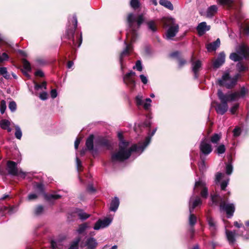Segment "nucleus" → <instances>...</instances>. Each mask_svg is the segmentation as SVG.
<instances>
[{
    "label": "nucleus",
    "instance_id": "obj_10",
    "mask_svg": "<svg viewBox=\"0 0 249 249\" xmlns=\"http://www.w3.org/2000/svg\"><path fill=\"white\" fill-rule=\"evenodd\" d=\"M202 203L201 198L195 194L192 195L189 202V211L193 212L196 207H200Z\"/></svg>",
    "mask_w": 249,
    "mask_h": 249
},
{
    "label": "nucleus",
    "instance_id": "obj_39",
    "mask_svg": "<svg viewBox=\"0 0 249 249\" xmlns=\"http://www.w3.org/2000/svg\"><path fill=\"white\" fill-rule=\"evenodd\" d=\"M135 103L137 106H141L143 105V97L141 93L138 94L135 97Z\"/></svg>",
    "mask_w": 249,
    "mask_h": 249
},
{
    "label": "nucleus",
    "instance_id": "obj_47",
    "mask_svg": "<svg viewBox=\"0 0 249 249\" xmlns=\"http://www.w3.org/2000/svg\"><path fill=\"white\" fill-rule=\"evenodd\" d=\"M152 100L150 98L145 99V103H143V107L145 110H148L151 105Z\"/></svg>",
    "mask_w": 249,
    "mask_h": 249
},
{
    "label": "nucleus",
    "instance_id": "obj_51",
    "mask_svg": "<svg viewBox=\"0 0 249 249\" xmlns=\"http://www.w3.org/2000/svg\"><path fill=\"white\" fill-rule=\"evenodd\" d=\"M130 5L133 9H137L140 7V3L139 0H131Z\"/></svg>",
    "mask_w": 249,
    "mask_h": 249
},
{
    "label": "nucleus",
    "instance_id": "obj_55",
    "mask_svg": "<svg viewBox=\"0 0 249 249\" xmlns=\"http://www.w3.org/2000/svg\"><path fill=\"white\" fill-rule=\"evenodd\" d=\"M133 69H136L139 71H141L142 70V67L141 60H137L136 63V65L133 66Z\"/></svg>",
    "mask_w": 249,
    "mask_h": 249
},
{
    "label": "nucleus",
    "instance_id": "obj_23",
    "mask_svg": "<svg viewBox=\"0 0 249 249\" xmlns=\"http://www.w3.org/2000/svg\"><path fill=\"white\" fill-rule=\"evenodd\" d=\"M226 234L229 244H233L235 242L236 237L237 235L236 231H231L226 230Z\"/></svg>",
    "mask_w": 249,
    "mask_h": 249
},
{
    "label": "nucleus",
    "instance_id": "obj_32",
    "mask_svg": "<svg viewBox=\"0 0 249 249\" xmlns=\"http://www.w3.org/2000/svg\"><path fill=\"white\" fill-rule=\"evenodd\" d=\"M15 209V208L14 206H10L7 207L4 206H0V213L1 212H7V213L11 214L14 213Z\"/></svg>",
    "mask_w": 249,
    "mask_h": 249
},
{
    "label": "nucleus",
    "instance_id": "obj_42",
    "mask_svg": "<svg viewBox=\"0 0 249 249\" xmlns=\"http://www.w3.org/2000/svg\"><path fill=\"white\" fill-rule=\"evenodd\" d=\"M78 215L79 218L81 220H85L88 218L90 215L80 210L78 212Z\"/></svg>",
    "mask_w": 249,
    "mask_h": 249
},
{
    "label": "nucleus",
    "instance_id": "obj_27",
    "mask_svg": "<svg viewBox=\"0 0 249 249\" xmlns=\"http://www.w3.org/2000/svg\"><path fill=\"white\" fill-rule=\"evenodd\" d=\"M120 201L117 197H114L111 200L110 204L109 210L112 212H115L119 206Z\"/></svg>",
    "mask_w": 249,
    "mask_h": 249
},
{
    "label": "nucleus",
    "instance_id": "obj_52",
    "mask_svg": "<svg viewBox=\"0 0 249 249\" xmlns=\"http://www.w3.org/2000/svg\"><path fill=\"white\" fill-rule=\"evenodd\" d=\"M6 108V102L4 100H2L0 102V112L2 114L5 112Z\"/></svg>",
    "mask_w": 249,
    "mask_h": 249
},
{
    "label": "nucleus",
    "instance_id": "obj_26",
    "mask_svg": "<svg viewBox=\"0 0 249 249\" xmlns=\"http://www.w3.org/2000/svg\"><path fill=\"white\" fill-rule=\"evenodd\" d=\"M6 170L8 174L12 176L16 175V163L14 161H8L7 163Z\"/></svg>",
    "mask_w": 249,
    "mask_h": 249
},
{
    "label": "nucleus",
    "instance_id": "obj_14",
    "mask_svg": "<svg viewBox=\"0 0 249 249\" xmlns=\"http://www.w3.org/2000/svg\"><path fill=\"white\" fill-rule=\"evenodd\" d=\"M93 140V135H90L86 140V145L87 149L91 153L93 156H95L98 153V149L96 146L94 148Z\"/></svg>",
    "mask_w": 249,
    "mask_h": 249
},
{
    "label": "nucleus",
    "instance_id": "obj_6",
    "mask_svg": "<svg viewBox=\"0 0 249 249\" xmlns=\"http://www.w3.org/2000/svg\"><path fill=\"white\" fill-rule=\"evenodd\" d=\"M217 95L221 103H216L215 110L218 114L223 115L228 109V102L231 101L229 97V94L223 93L221 89L218 90Z\"/></svg>",
    "mask_w": 249,
    "mask_h": 249
},
{
    "label": "nucleus",
    "instance_id": "obj_53",
    "mask_svg": "<svg viewBox=\"0 0 249 249\" xmlns=\"http://www.w3.org/2000/svg\"><path fill=\"white\" fill-rule=\"evenodd\" d=\"M199 170L201 172H204L206 169V166L204 160H202L198 164Z\"/></svg>",
    "mask_w": 249,
    "mask_h": 249
},
{
    "label": "nucleus",
    "instance_id": "obj_2",
    "mask_svg": "<svg viewBox=\"0 0 249 249\" xmlns=\"http://www.w3.org/2000/svg\"><path fill=\"white\" fill-rule=\"evenodd\" d=\"M212 205H218L219 204L220 211L225 212L227 214V217L231 218L235 212V205L232 203H226L224 197L219 195H213L211 196Z\"/></svg>",
    "mask_w": 249,
    "mask_h": 249
},
{
    "label": "nucleus",
    "instance_id": "obj_41",
    "mask_svg": "<svg viewBox=\"0 0 249 249\" xmlns=\"http://www.w3.org/2000/svg\"><path fill=\"white\" fill-rule=\"evenodd\" d=\"M236 68L239 72L244 71L248 70V66H245L242 63L238 62L236 65Z\"/></svg>",
    "mask_w": 249,
    "mask_h": 249
},
{
    "label": "nucleus",
    "instance_id": "obj_54",
    "mask_svg": "<svg viewBox=\"0 0 249 249\" xmlns=\"http://www.w3.org/2000/svg\"><path fill=\"white\" fill-rule=\"evenodd\" d=\"M44 211V207L42 205L37 206L35 210V213L36 215L41 214Z\"/></svg>",
    "mask_w": 249,
    "mask_h": 249
},
{
    "label": "nucleus",
    "instance_id": "obj_63",
    "mask_svg": "<svg viewBox=\"0 0 249 249\" xmlns=\"http://www.w3.org/2000/svg\"><path fill=\"white\" fill-rule=\"evenodd\" d=\"M36 62L38 65H43L46 63V61L42 58H37Z\"/></svg>",
    "mask_w": 249,
    "mask_h": 249
},
{
    "label": "nucleus",
    "instance_id": "obj_1",
    "mask_svg": "<svg viewBox=\"0 0 249 249\" xmlns=\"http://www.w3.org/2000/svg\"><path fill=\"white\" fill-rule=\"evenodd\" d=\"M118 137L120 141L119 148L117 151L111 154V160L112 163L122 162L128 159L133 152L139 154L140 149H139L138 143L134 144L129 147V143L124 140L122 132L118 133Z\"/></svg>",
    "mask_w": 249,
    "mask_h": 249
},
{
    "label": "nucleus",
    "instance_id": "obj_38",
    "mask_svg": "<svg viewBox=\"0 0 249 249\" xmlns=\"http://www.w3.org/2000/svg\"><path fill=\"white\" fill-rule=\"evenodd\" d=\"M89 228V226L88 223H84L79 226V227L76 231L79 234H82Z\"/></svg>",
    "mask_w": 249,
    "mask_h": 249
},
{
    "label": "nucleus",
    "instance_id": "obj_56",
    "mask_svg": "<svg viewBox=\"0 0 249 249\" xmlns=\"http://www.w3.org/2000/svg\"><path fill=\"white\" fill-rule=\"evenodd\" d=\"M233 171V166L231 163H228L226 166V174L228 175L231 174Z\"/></svg>",
    "mask_w": 249,
    "mask_h": 249
},
{
    "label": "nucleus",
    "instance_id": "obj_8",
    "mask_svg": "<svg viewBox=\"0 0 249 249\" xmlns=\"http://www.w3.org/2000/svg\"><path fill=\"white\" fill-rule=\"evenodd\" d=\"M200 192V196L204 198H207L208 196V189L204 181L199 179L195 182L194 187L193 194H196Z\"/></svg>",
    "mask_w": 249,
    "mask_h": 249
},
{
    "label": "nucleus",
    "instance_id": "obj_34",
    "mask_svg": "<svg viewBox=\"0 0 249 249\" xmlns=\"http://www.w3.org/2000/svg\"><path fill=\"white\" fill-rule=\"evenodd\" d=\"M234 225L237 228H242L243 229L246 231V234L244 235L243 233L241 234V235L245 239H248L249 238V231L247 230L244 226L242 224L239 223L237 221H235L234 222Z\"/></svg>",
    "mask_w": 249,
    "mask_h": 249
},
{
    "label": "nucleus",
    "instance_id": "obj_9",
    "mask_svg": "<svg viewBox=\"0 0 249 249\" xmlns=\"http://www.w3.org/2000/svg\"><path fill=\"white\" fill-rule=\"evenodd\" d=\"M135 75L136 73L131 71L126 73L123 77L124 83L131 91H133L136 86L135 81L133 78Z\"/></svg>",
    "mask_w": 249,
    "mask_h": 249
},
{
    "label": "nucleus",
    "instance_id": "obj_20",
    "mask_svg": "<svg viewBox=\"0 0 249 249\" xmlns=\"http://www.w3.org/2000/svg\"><path fill=\"white\" fill-rule=\"evenodd\" d=\"M225 61V54L223 52H220L213 63V67L216 69L219 68L224 63Z\"/></svg>",
    "mask_w": 249,
    "mask_h": 249
},
{
    "label": "nucleus",
    "instance_id": "obj_43",
    "mask_svg": "<svg viewBox=\"0 0 249 249\" xmlns=\"http://www.w3.org/2000/svg\"><path fill=\"white\" fill-rule=\"evenodd\" d=\"M17 177H19L21 178H24L27 175L26 172H23L21 169L18 168L17 167Z\"/></svg>",
    "mask_w": 249,
    "mask_h": 249
},
{
    "label": "nucleus",
    "instance_id": "obj_18",
    "mask_svg": "<svg viewBox=\"0 0 249 249\" xmlns=\"http://www.w3.org/2000/svg\"><path fill=\"white\" fill-rule=\"evenodd\" d=\"M96 147L97 149L101 147H106L109 149L110 147V143L108 140L104 138H99L95 141Z\"/></svg>",
    "mask_w": 249,
    "mask_h": 249
},
{
    "label": "nucleus",
    "instance_id": "obj_28",
    "mask_svg": "<svg viewBox=\"0 0 249 249\" xmlns=\"http://www.w3.org/2000/svg\"><path fill=\"white\" fill-rule=\"evenodd\" d=\"M217 7L215 5H213L208 8L206 11V16L208 18H212L217 12Z\"/></svg>",
    "mask_w": 249,
    "mask_h": 249
},
{
    "label": "nucleus",
    "instance_id": "obj_7",
    "mask_svg": "<svg viewBox=\"0 0 249 249\" xmlns=\"http://www.w3.org/2000/svg\"><path fill=\"white\" fill-rule=\"evenodd\" d=\"M240 77L239 73L236 74L233 77H231L229 73H225L221 79L218 80V83L220 86H224L228 89H231L236 85Z\"/></svg>",
    "mask_w": 249,
    "mask_h": 249
},
{
    "label": "nucleus",
    "instance_id": "obj_62",
    "mask_svg": "<svg viewBox=\"0 0 249 249\" xmlns=\"http://www.w3.org/2000/svg\"><path fill=\"white\" fill-rule=\"evenodd\" d=\"M140 78L142 81V82L143 84H146L148 82V79H147V78L146 76H145L143 74H141L140 75Z\"/></svg>",
    "mask_w": 249,
    "mask_h": 249
},
{
    "label": "nucleus",
    "instance_id": "obj_16",
    "mask_svg": "<svg viewBox=\"0 0 249 249\" xmlns=\"http://www.w3.org/2000/svg\"><path fill=\"white\" fill-rule=\"evenodd\" d=\"M112 219L109 218H105L103 219H99L95 224L93 229L99 230L108 227L111 223Z\"/></svg>",
    "mask_w": 249,
    "mask_h": 249
},
{
    "label": "nucleus",
    "instance_id": "obj_46",
    "mask_svg": "<svg viewBox=\"0 0 249 249\" xmlns=\"http://www.w3.org/2000/svg\"><path fill=\"white\" fill-rule=\"evenodd\" d=\"M216 150L218 155L223 154L226 150L225 146L223 144H221L217 147Z\"/></svg>",
    "mask_w": 249,
    "mask_h": 249
},
{
    "label": "nucleus",
    "instance_id": "obj_59",
    "mask_svg": "<svg viewBox=\"0 0 249 249\" xmlns=\"http://www.w3.org/2000/svg\"><path fill=\"white\" fill-rule=\"evenodd\" d=\"M223 176V175L221 173H217L215 175V183L217 184L219 183L222 177Z\"/></svg>",
    "mask_w": 249,
    "mask_h": 249
},
{
    "label": "nucleus",
    "instance_id": "obj_3",
    "mask_svg": "<svg viewBox=\"0 0 249 249\" xmlns=\"http://www.w3.org/2000/svg\"><path fill=\"white\" fill-rule=\"evenodd\" d=\"M127 22L129 25V31L126 34V38L131 43L134 42L137 37V31L134 29V24L137 22L139 28L143 22L144 18L142 15H139L137 18L132 13L129 14L127 17Z\"/></svg>",
    "mask_w": 249,
    "mask_h": 249
},
{
    "label": "nucleus",
    "instance_id": "obj_30",
    "mask_svg": "<svg viewBox=\"0 0 249 249\" xmlns=\"http://www.w3.org/2000/svg\"><path fill=\"white\" fill-rule=\"evenodd\" d=\"M207 222L211 231L214 232L216 230V225L214 220L211 217H207Z\"/></svg>",
    "mask_w": 249,
    "mask_h": 249
},
{
    "label": "nucleus",
    "instance_id": "obj_22",
    "mask_svg": "<svg viewBox=\"0 0 249 249\" xmlns=\"http://www.w3.org/2000/svg\"><path fill=\"white\" fill-rule=\"evenodd\" d=\"M193 61V59H192ZM201 67V62L200 60H197L196 61H192V71L194 73V77L195 78H198L197 73L199 71L200 68Z\"/></svg>",
    "mask_w": 249,
    "mask_h": 249
},
{
    "label": "nucleus",
    "instance_id": "obj_13",
    "mask_svg": "<svg viewBox=\"0 0 249 249\" xmlns=\"http://www.w3.org/2000/svg\"><path fill=\"white\" fill-rule=\"evenodd\" d=\"M73 21L74 22V29L67 30L66 34V36L69 39H71L72 44H71V43H70V45L75 46L76 42L74 39V35L75 30L77 26V17H76V15H74L73 16Z\"/></svg>",
    "mask_w": 249,
    "mask_h": 249
},
{
    "label": "nucleus",
    "instance_id": "obj_25",
    "mask_svg": "<svg viewBox=\"0 0 249 249\" xmlns=\"http://www.w3.org/2000/svg\"><path fill=\"white\" fill-rule=\"evenodd\" d=\"M220 41L219 38H217L215 41L208 44L206 48L209 52L215 51L220 46Z\"/></svg>",
    "mask_w": 249,
    "mask_h": 249
},
{
    "label": "nucleus",
    "instance_id": "obj_60",
    "mask_svg": "<svg viewBox=\"0 0 249 249\" xmlns=\"http://www.w3.org/2000/svg\"><path fill=\"white\" fill-rule=\"evenodd\" d=\"M39 97L42 100H46L48 98V94L46 91L40 93Z\"/></svg>",
    "mask_w": 249,
    "mask_h": 249
},
{
    "label": "nucleus",
    "instance_id": "obj_4",
    "mask_svg": "<svg viewBox=\"0 0 249 249\" xmlns=\"http://www.w3.org/2000/svg\"><path fill=\"white\" fill-rule=\"evenodd\" d=\"M164 27H168L166 37L168 40L172 39L176 36L179 31V26L172 18H163L162 20Z\"/></svg>",
    "mask_w": 249,
    "mask_h": 249
},
{
    "label": "nucleus",
    "instance_id": "obj_17",
    "mask_svg": "<svg viewBox=\"0 0 249 249\" xmlns=\"http://www.w3.org/2000/svg\"><path fill=\"white\" fill-rule=\"evenodd\" d=\"M124 44L125 45V49L122 51L120 56V63L121 65V69L122 71H123V58L129 54L130 52L132 50V46L131 44H127L126 41L124 42Z\"/></svg>",
    "mask_w": 249,
    "mask_h": 249
},
{
    "label": "nucleus",
    "instance_id": "obj_19",
    "mask_svg": "<svg viewBox=\"0 0 249 249\" xmlns=\"http://www.w3.org/2000/svg\"><path fill=\"white\" fill-rule=\"evenodd\" d=\"M210 28V26L207 25L206 22L203 21L198 24L196 27V30L199 36H201L203 35L207 31H209Z\"/></svg>",
    "mask_w": 249,
    "mask_h": 249
},
{
    "label": "nucleus",
    "instance_id": "obj_37",
    "mask_svg": "<svg viewBox=\"0 0 249 249\" xmlns=\"http://www.w3.org/2000/svg\"><path fill=\"white\" fill-rule=\"evenodd\" d=\"M10 122L5 119L1 120L0 121V125L1 128L3 129H7L8 131H11V129L9 128Z\"/></svg>",
    "mask_w": 249,
    "mask_h": 249
},
{
    "label": "nucleus",
    "instance_id": "obj_36",
    "mask_svg": "<svg viewBox=\"0 0 249 249\" xmlns=\"http://www.w3.org/2000/svg\"><path fill=\"white\" fill-rule=\"evenodd\" d=\"M34 88L36 90H42L43 89H47V82L46 81L43 82L41 84H38L36 81H34Z\"/></svg>",
    "mask_w": 249,
    "mask_h": 249
},
{
    "label": "nucleus",
    "instance_id": "obj_11",
    "mask_svg": "<svg viewBox=\"0 0 249 249\" xmlns=\"http://www.w3.org/2000/svg\"><path fill=\"white\" fill-rule=\"evenodd\" d=\"M249 92V89L244 87L241 88L239 91L229 93V97L231 101H235L240 98H244Z\"/></svg>",
    "mask_w": 249,
    "mask_h": 249
},
{
    "label": "nucleus",
    "instance_id": "obj_58",
    "mask_svg": "<svg viewBox=\"0 0 249 249\" xmlns=\"http://www.w3.org/2000/svg\"><path fill=\"white\" fill-rule=\"evenodd\" d=\"M8 55L6 53H2L1 54H0V63L8 60Z\"/></svg>",
    "mask_w": 249,
    "mask_h": 249
},
{
    "label": "nucleus",
    "instance_id": "obj_45",
    "mask_svg": "<svg viewBox=\"0 0 249 249\" xmlns=\"http://www.w3.org/2000/svg\"><path fill=\"white\" fill-rule=\"evenodd\" d=\"M229 181L230 178H229L222 180V181L220 184V188L222 190H225L226 188L229 184Z\"/></svg>",
    "mask_w": 249,
    "mask_h": 249
},
{
    "label": "nucleus",
    "instance_id": "obj_57",
    "mask_svg": "<svg viewBox=\"0 0 249 249\" xmlns=\"http://www.w3.org/2000/svg\"><path fill=\"white\" fill-rule=\"evenodd\" d=\"M241 129L240 127L238 126L235 127L233 130V136L234 137L239 136L241 133Z\"/></svg>",
    "mask_w": 249,
    "mask_h": 249
},
{
    "label": "nucleus",
    "instance_id": "obj_29",
    "mask_svg": "<svg viewBox=\"0 0 249 249\" xmlns=\"http://www.w3.org/2000/svg\"><path fill=\"white\" fill-rule=\"evenodd\" d=\"M86 244L89 249H94L97 245V242L95 238L89 237L87 239Z\"/></svg>",
    "mask_w": 249,
    "mask_h": 249
},
{
    "label": "nucleus",
    "instance_id": "obj_48",
    "mask_svg": "<svg viewBox=\"0 0 249 249\" xmlns=\"http://www.w3.org/2000/svg\"><path fill=\"white\" fill-rule=\"evenodd\" d=\"M80 238H78L73 241L68 249H77L78 245L80 242Z\"/></svg>",
    "mask_w": 249,
    "mask_h": 249
},
{
    "label": "nucleus",
    "instance_id": "obj_35",
    "mask_svg": "<svg viewBox=\"0 0 249 249\" xmlns=\"http://www.w3.org/2000/svg\"><path fill=\"white\" fill-rule=\"evenodd\" d=\"M45 198L49 201H52L53 200L59 199L61 197V196L59 195H53V194H46L44 195Z\"/></svg>",
    "mask_w": 249,
    "mask_h": 249
},
{
    "label": "nucleus",
    "instance_id": "obj_21",
    "mask_svg": "<svg viewBox=\"0 0 249 249\" xmlns=\"http://www.w3.org/2000/svg\"><path fill=\"white\" fill-rule=\"evenodd\" d=\"M189 213L188 222L190 226L191 227L190 231L192 233H194L195 232L194 227L196 223L197 217L193 213V212H189Z\"/></svg>",
    "mask_w": 249,
    "mask_h": 249
},
{
    "label": "nucleus",
    "instance_id": "obj_33",
    "mask_svg": "<svg viewBox=\"0 0 249 249\" xmlns=\"http://www.w3.org/2000/svg\"><path fill=\"white\" fill-rule=\"evenodd\" d=\"M159 3L161 5L165 7L166 8H168L170 10H173L174 9L173 4L170 1L168 0H160L159 1Z\"/></svg>",
    "mask_w": 249,
    "mask_h": 249
},
{
    "label": "nucleus",
    "instance_id": "obj_61",
    "mask_svg": "<svg viewBox=\"0 0 249 249\" xmlns=\"http://www.w3.org/2000/svg\"><path fill=\"white\" fill-rule=\"evenodd\" d=\"M238 107L239 105L238 104H234L230 109V112H231V113L232 114H235Z\"/></svg>",
    "mask_w": 249,
    "mask_h": 249
},
{
    "label": "nucleus",
    "instance_id": "obj_15",
    "mask_svg": "<svg viewBox=\"0 0 249 249\" xmlns=\"http://www.w3.org/2000/svg\"><path fill=\"white\" fill-rule=\"evenodd\" d=\"M157 128L154 129L151 134L148 135L145 138V140L143 142L138 143L139 149H140L139 154H141L145 149V148L151 142L152 137L155 134L157 131Z\"/></svg>",
    "mask_w": 249,
    "mask_h": 249
},
{
    "label": "nucleus",
    "instance_id": "obj_40",
    "mask_svg": "<svg viewBox=\"0 0 249 249\" xmlns=\"http://www.w3.org/2000/svg\"><path fill=\"white\" fill-rule=\"evenodd\" d=\"M221 136L220 134L215 133L211 138V142L214 144H217L221 139Z\"/></svg>",
    "mask_w": 249,
    "mask_h": 249
},
{
    "label": "nucleus",
    "instance_id": "obj_24",
    "mask_svg": "<svg viewBox=\"0 0 249 249\" xmlns=\"http://www.w3.org/2000/svg\"><path fill=\"white\" fill-rule=\"evenodd\" d=\"M217 2L221 5L226 6L229 9H233L237 11L234 5V0H217Z\"/></svg>",
    "mask_w": 249,
    "mask_h": 249
},
{
    "label": "nucleus",
    "instance_id": "obj_49",
    "mask_svg": "<svg viewBox=\"0 0 249 249\" xmlns=\"http://www.w3.org/2000/svg\"><path fill=\"white\" fill-rule=\"evenodd\" d=\"M147 25L148 29L151 30L153 32H155L157 30L155 23L154 21L151 20L147 22Z\"/></svg>",
    "mask_w": 249,
    "mask_h": 249
},
{
    "label": "nucleus",
    "instance_id": "obj_64",
    "mask_svg": "<svg viewBox=\"0 0 249 249\" xmlns=\"http://www.w3.org/2000/svg\"><path fill=\"white\" fill-rule=\"evenodd\" d=\"M9 108L11 111H14L16 109V103L14 101L11 102L9 105Z\"/></svg>",
    "mask_w": 249,
    "mask_h": 249
},
{
    "label": "nucleus",
    "instance_id": "obj_31",
    "mask_svg": "<svg viewBox=\"0 0 249 249\" xmlns=\"http://www.w3.org/2000/svg\"><path fill=\"white\" fill-rule=\"evenodd\" d=\"M23 67L24 71L23 72L26 76H28L27 72L30 71L31 70V67L30 63L25 59L22 60Z\"/></svg>",
    "mask_w": 249,
    "mask_h": 249
},
{
    "label": "nucleus",
    "instance_id": "obj_5",
    "mask_svg": "<svg viewBox=\"0 0 249 249\" xmlns=\"http://www.w3.org/2000/svg\"><path fill=\"white\" fill-rule=\"evenodd\" d=\"M236 53H232L230 55V58L234 61L237 62L244 58H249V47L244 44L237 46L235 48Z\"/></svg>",
    "mask_w": 249,
    "mask_h": 249
},
{
    "label": "nucleus",
    "instance_id": "obj_44",
    "mask_svg": "<svg viewBox=\"0 0 249 249\" xmlns=\"http://www.w3.org/2000/svg\"><path fill=\"white\" fill-rule=\"evenodd\" d=\"M61 241L57 240H52L51 241V245L52 246V249H55L58 248L59 246L60 245Z\"/></svg>",
    "mask_w": 249,
    "mask_h": 249
},
{
    "label": "nucleus",
    "instance_id": "obj_50",
    "mask_svg": "<svg viewBox=\"0 0 249 249\" xmlns=\"http://www.w3.org/2000/svg\"><path fill=\"white\" fill-rule=\"evenodd\" d=\"M0 74L2 75L6 79H8L9 77V75L7 73V69L5 67H0Z\"/></svg>",
    "mask_w": 249,
    "mask_h": 249
},
{
    "label": "nucleus",
    "instance_id": "obj_12",
    "mask_svg": "<svg viewBox=\"0 0 249 249\" xmlns=\"http://www.w3.org/2000/svg\"><path fill=\"white\" fill-rule=\"evenodd\" d=\"M199 148L200 152L205 155L210 154L212 151L211 144L207 141L206 138H204L201 142Z\"/></svg>",
    "mask_w": 249,
    "mask_h": 249
}]
</instances>
